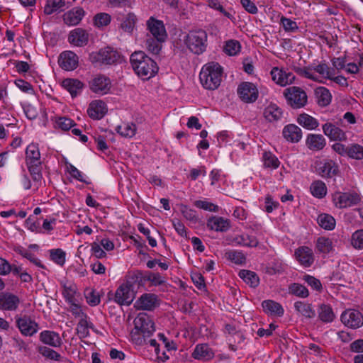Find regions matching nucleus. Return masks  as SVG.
<instances>
[{"instance_id": "5fc2aeb1", "label": "nucleus", "mask_w": 363, "mask_h": 363, "mask_svg": "<svg viewBox=\"0 0 363 363\" xmlns=\"http://www.w3.org/2000/svg\"><path fill=\"white\" fill-rule=\"evenodd\" d=\"M165 41L158 40L152 37L146 40V48L151 53L158 55L162 50V44Z\"/></svg>"}, {"instance_id": "a211bd4d", "label": "nucleus", "mask_w": 363, "mask_h": 363, "mask_svg": "<svg viewBox=\"0 0 363 363\" xmlns=\"http://www.w3.org/2000/svg\"><path fill=\"white\" fill-rule=\"evenodd\" d=\"M270 74L272 81L277 85L286 86L291 84L295 80V76L282 68L274 67L271 69Z\"/></svg>"}, {"instance_id": "69168bd1", "label": "nucleus", "mask_w": 363, "mask_h": 363, "mask_svg": "<svg viewBox=\"0 0 363 363\" xmlns=\"http://www.w3.org/2000/svg\"><path fill=\"white\" fill-rule=\"evenodd\" d=\"M57 223L55 218H46L43 220L41 229V234H51Z\"/></svg>"}, {"instance_id": "9b49d317", "label": "nucleus", "mask_w": 363, "mask_h": 363, "mask_svg": "<svg viewBox=\"0 0 363 363\" xmlns=\"http://www.w3.org/2000/svg\"><path fill=\"white\" fill-rule=\"evenodd\" d=\"M237 93L239 98L245 103H253L259 96L257 85L249 82L240 83L238 86Z\"/></svg>"}, {"instance_id": "774afa93", "label": "nucleus", "mask_w": 363, "mask_h": 363, "mask_svg": "<svg viewBox=\"0 0 363 363\" xmlns=\"http://www.w3.org/2000/svg\"><path fill=\"white\" fill-rule=\"evenodd\" d=\"M40 353L45 358L50 359L51 360L60 361L61 359V355L57 352L55 351L52 349L48 347H43L40 350Z\"/></svg>"}, {"instance_id": "37998d69", "label": "nucleus", "mask_w": 363, "mask_h": 363, "mask_svg": "<svg viewBox=\"0 0 363 363\" xmlns=\"http://www.w3.org/2000/svg\"><path fill=\"white\" fill-rule=\"evenodd\" d=\"M117 132L123 137L133 138L136 133V125L133 123H123L116 128Z\"/></svg>"}, {"instance_id": "c03bdc74", "label": "nucleus", "mask_w": 363, "mask_h": 363, "mask_svg": "<svg viewBox=\"0 0 363 363\" xmlns=\"http://www.w3.org/2000/svg\"><path fill=\"white\" fill-rule=\"evenodd\" d=\"M318 317L324 323H331L335 318L332 308L328 305H322L318 310Z\"/></svg>"}, {"instance_id": "09e8293b", "label": "nucleus", "mask_w": 363, "mask_h": 363, "mask_svg": "<svg viewBox=\"0 0 363 363\" xmlns=\"http://www.w3.org/2000/svg\"><path fill=\"white\" fill-rule=\"evenodd\" d=\"M62 285V295L67 302H72L74 300V296L77 291V286L71 282H64Z\"/></svg>"}, {"instance_id": "603ef678", "label": "nucleus", "mask_w": 363, "mask_h": 363, "mask_svg": "<svg viewBox=\"0 0 363 363\" xmlns=\"http://www.w3.org/2000/svg\"><path fill=\"white\" fill-rule=\"evenodd\" d=\"M91 323L86 316L81 318L77 326V334L80 337H86L89 335V328H91Z\"/></svg>"}, {"instance_id": "e433bc0d", "label": "nucleus", "mask_w": 363, "mask_h": 363, "mask_svg": "<svg viewBox=\"0 0 363 363\" xmlns=\"http://www.w3.org/2000/svg\"><path fill=\"white\" fill-rule=\"evenodd\" d=\"M316 249L320 253L324 255L333 253L335 251L333 240L325 237H320L317 239Z\"/></svg>"}, {"instance_id": "72a5a7b5", "label": "nucleus", "mask_w": 363, "mask_h": 363, "mask_svg": "<svg viewBox=\"0 0 363 363\" xmlns=\"http://www.w3.org/2000/svg\"><path fill=\"white\" fill-rule=\"evenodd\" d=\"M315 96L320 106L324 107L330 104L332 95L330 91L324 86H318L315 89Z\"/></svg>"}, {"instance_id": "4be33fe9", "label": "nucleus", "mask_w": 363, "mask_h": 363, "mask_svg": "<svg viewBox=\"0 0 363 363\" xmlns=\"http://www.w3.org/2000/svg\"><path fill=\"white\" fill-rule=\"evenodd\" d=\"M323 132L332 141H345L347 135L340 128L331 122H327L322 126Z\"/></svg>"}, {"instance_id": "4c0bfd02", "label": "nucleus", "mask_w": 363, "mask_h": 363, "mask_svg": "<svg viewBox=\"0 0 363 363\" xmlns=\"http://www.w3.org/2000/svg\"><path fill=\"white\" fill-rule=\"evenodd\" d=\"M262 161L264 168L272 170L277 169L280 165V161L277 157L271 152H264Z\"/></svg>"}, {"instance_id": "cd10ccee", "label": "nucleus", "mask_w": 363, "mask_h": 363, "mask_svg": "<svg viewBox=\"0 0 363 363\" xmlns=\"http://www.w3.org/2000/svg\"><path fill=\"white\" fill-rule=\"evenodd\" d=\"M317 169L322 177H333L338 173V167L333 160L320 162Z\"/></svg>"}, {"instance_id": "58836bf2", "label": "nucleus", "mask_w": 363, "mask_h": 363, "mask_svg": "<svg viewBox=\"0 0 363 363\" xmlns=\"http://www.w3.org/2000/svg\"><path fill=\"white\" fill-rule=\"evenodd\" d=\"M55 128L62 130H68L74 125V122L71 118L65 116H55L51 118Z\"/></svg>"}, {"instance_id": "79ce46f5", "label": "nucleus", "mask_w": 363, "mask_h": 363, "mask_svg": "<svg viewBox=\"0 0 363 363\" xmlns=\"http://www.w3.org/2000/svg\"><path fill=\"white\" fill-rule=\"evenodd\" d=\"M310 191L311 194L318 199H322L327 194L326 185L320 180L313 182L311 184Z\"/></svg>"}, {"instance_id": "bf43d9fd", "label": "nucleus", "mask_w": 363, "mask_h": 363, "mask_svg": "<svg viewBox=\"0 0 363 363\" xmlns=\"http://www.w3.org/2000/svg\"><path fill=\"white\" fill-rule=\"evenodd\" d=\"M111 17L106 13H99L94 16V26L101 28L108 25L111 22Z\"/></svg>"}, {"instance_id": "052dcab7", "label": "nucleus", "mask_w": 363, "mask_h": 363, "mask_svg": "<svg viewBox=\"0 0 363 363\" xmlns=\"http://www.w3.org/2000/svg\"><path fill=\"white\" fill-rule=\"evenodd\" d=\"M26 227L28 230L35 233L41 234L43 230L40 222L35 219L33 216H30L27 218L26 220Z\"/></svg>"}, {"instance_id": "ea45409f", "label": "nucleus", "mask_w": 363, "mask_h": 363, "mask_svg": "<svg viewBox=\"0 0 363 363\" xmlns=\"http://www.w3.org/2000/svg\"><path fill=\"white\" fill-rule=\"evenodd\" d=\"M239 277L251 287H256L259 284V279L257 274L250 270H241Z\"/></svg>"}, {"instance_id": "20e7f679", "label": "nucleus", "mask_w": 363, "mask_h": 363, "mask_svg": "<svg viewBox=\"0 0 363 363\" xmlns=\"http://www.w3.org/2000/svg\"><path fill=\"white\" fill-rule=\"evenodd\" d=\"M294 70L300 76L319 83H324L333 75V69L323 62L313 63L304 67H294Z\"/></svg>"}, {"instance_id": "f8f14e48", "label": "nucleus", "mask_w": 363, "mask_h": 363, "mask_svg": "<svg viewBox=\"0 0 363 363\" xmlns=\"http://www.w3.org/2000/svg\"><path fill=\"white\" fill-rule=\"evenodd\" d=\"M90 90L99 96L110 93L112 83L111 79L104 75L94 77L89 83Z\"/></svg>"}, {"instance_id": "0e129e2a", "label": "nucleus", "mask_w": 363, "mask_h": 363, "mask_svg": "<svg viewBox=\"0 0 363 363\" xmlns=\"http://www.w3.org/2000/svg\"><path fill=\"white\" fill-rule=\"evenodd\" d=\"M86 302L91 306H97L100 303V297L95 291L86 289L85 291Z\"/></svg>"}, {"instance_id": "412c9836", "label": "nucleus", "mask_w": 363, "mask_h": 363, "mask_svg": "<svg viewBox=\"0 0 363 363\" xmlns=\"http://www.w3.org/2000/svg\"><path fill=\"white\" fill-rule=\"evenodd\" d=\"M16 323L21 334L25 336H32L38 330V323L27 315L17 318Z\"/></svg>"}, {"instance_id": "b1692460", "label": "nucleus", "mask_w": 363, "mask_h": 363, "mask_svg": "<svg viewBox=\"0 0 363 363\" xmlns=\"http://www.w3.org/2000/svg\"><path fill=\"white\" fill-rule=\"evenodd\" d=\"M68 41L77 47L85 46L89 42V33L81 28H75L69 32Z\"/></svg>"}, {"instance_id": "aec40b11", "label": "nucleus", "mask_w": 363, "mask_h": 363, "mask_svg": "<svg viewBox=\"0 0 363 363\" xmlns=\"http://www.w3.org/2000/svg\"><path fill=\"white\" fill-rule=\"evenodd\" d=\"M58 63L62 69L72 71L79 65V57L74 52L66 50L60 55Z\"/></svg>"}, {"instance_id": "423d86ee", "label": "nucleus", "mask_w": 363, "mask_h": 363, "mask_svg": "<svg viewBox=\"0 0 363 363\" xmlns=\"http://www.w3.org/2000/svg\"><path fill=\"white\" fill-rule=\"evenodd\" d=\"M184 43L194 54H202L207 47V33L203 30L189 31L184 38Z\"/></svg>"}, {"instance_id": "6e6552de", "label": "nucleus", "mask_w": 363, "mask_h": 363, "mask_svg": "<svg viewBox=\"0 0 363 363\" xmlns=\"http://www.w3.org/2000/svg\"><path fill=\"white\" fill-rule=\"evenodd\" d=\"M287 103L294 108H300L307 104L306 93L300 87L291 86L284 90Z\"/></svg>"}, {"instance_id": "4d7b16f0", "label": "nucleus", "mask_w": 363, "mask_h": 363, "mask_svg": "<svg viewBox=\"0 0 363 363\" xmlns=\"http://www.w3.org/2000/svg\"><path fill=\"white\" fill-rule=\"evenodd\" d=\"M347 156L355 160H362L363 146L359 144H351L347 150Z\"/></svg>"}, {"instance_id": "c85d7f7f", "label": "nucleus", "mask_w": 363, "mask_h": 363, "mask_svg": "<svg viewBox=\"0 0 363 363\" xmlns=\"http://www.w3.org/2000/svg\"><path fill=\"white\" fill-rule=\"evenodd\" d=\"M40 340L45 345L53 347H60L62 340L59 334L51 330H43L40 333Z\"/></svg>"}, {"instance_id": "7c9ffc66", "label": "nucleus", "mask_w": 363, "mask_h": 363, "mask_svg": "<svg viewBox=\"0 0 363 363\" xmlns=\"http://www.w3.org/2000/svg\"><path fill=\"white\" fill-rule=\"evenodd\" d=\"M307 147L313 151L322 150L326 144L325 138L320 134H309L306 140Z\"/></svg>"}, {"instance_id": "c9c22d12", "label": "nucleus", "mask_w": 363, "mask_h": 363, "mask_svg": "<svg viewBox=\"0 0 363 363\" xmlns=\"http://www.w3.org/2000/svg\"><path fill=\"white\" fill-rule=\"evenodd\" d=\"M263 115L269 122H275L281 119L282 111L276 104H272L264 108Z\"/></svg>"}, {"instance_id": "8fccbe9b", "label": "nucleus", "mask_w": 363, "mask_h": 363, "mask_svg": "<svg viewBox=\"0 0 363 363\" xmlns=\"http://www.w3.org/2000/svg\"><path fill=\"white\" fill-rule=\"evenodd\" d=\"M137 22V17L134 13H128L121 23V28L123 31L131 33Z\"/></svg>"}, {"instance_id": "a19ab883", "label": "nucleus", "mask_w": 363, "mask_h": 363, "mask_svg": "<svg viewBox=\"0 0 363 363\" xmlns=\"http://www.w3.org/2000/svg\"><path fill=\"white\" fill-rule=\"evenodd\" d=\"M234 241L236 244L244 247H255L258 245L256 237L248 234L238 235L234 238Z\"/></svg>"}, {"instance_id": "f704fd0d", "label": "nucleus", "mask_w": 363, "mask_h": 363, "mask_svg": "<svg viewBox=\"0 0 363 363\" xmlns=\"http://www.w3.org/2000/svg\"><path fill=\"white\" fill-rule=\"evenodd\" d=\"M294 306L296 311L306 318H312L315 315L314 309L308 303L299 301L295 302Z\"/></svg>"}, {"instance_id": "2f4dec72", "label": "nucleus", "mask_w": 363, "mask_h": 363, "mask_svg": "<svg viewBox=\"0 0 363 363\" xmlns=\"http://www.w3.org/2000/svg\"><path fill=\"white\" fill-rule=\"evenodd\" d=\"M296 121L301 126L308 130H315L319 126L318 121L306 113H300Z\"/></svg>"}, {"instance_id": "338daca9", "label": "nucleus", "mask_w": 363, "mask_h": 363, "mask_svg": "<svg viewBox=\"0 0 363 363\" xmlns=\"http://www.w3.org/2000/svg\"><path fill=\"white\" fill-rule=\"evenodd\" d=\"M352 245L357 249H363V230H357L352 234Z\"/></svg>"}, {"instance_id": "a878e982", "label": "nucleus", "mask_w": 363, "mask_h": 363, "mask_svg": "<svg viewBox=\"0 0 363 363\" xmlns=\"http://www.w3.org/2000/svg\"><path fill=\"white\" fill-rule=\"evenodd\" d=\"M295 256L298 262L305 267H311L314 262L313 250L308 247H298L295 252Z\"/></svg>"}, {"instance_id": "5701e85b", "label": "nucleus", "mask_w": 363, "mask_h": 363, "mask_svg": "<svg viewBox=\"0 0 363 363\" xmlns=\"http://www.w3.org/2000/svg\"><path fill=\"white\" fill-rule=\"evenodd\" d=\"M62 87L69 93L72 98L80 95L84 88V84L78 79L66 78L60 82Z\"/></svg>"}, {"instance_id": "864d4df0", "label": "nucleus", "mask_w": 363, "mask_h": 363, "mask_svg": "<svg viewBox=\"0 0 363 363\" xmlns=\"http://www.w3.org/2000/svg\"><path fill=\"white\" fill-rule=\"evenodd\" d=\"M289 292L301 298H306L309 295L308 290L304 286L298 283L291 284L289 287Z\"/></svg>"}, {"instance_id": "dca6fc26", "label": "nucleus", "mask_w": 363, "mask_h": 363, "mask_svg": "<svg viewBox=\"0 0 363 363\" xmlns=\"http://www.w3.org/2000/svg\"><path fill=\"white\" fill-rule=\"evenodd\" d=\"M160 305V300L154 294H143L135 302L137 310L152 311Z\"/></svg>"}, {"instance_id": "0eeeda50", "label": "nucleus", "mask_w": 363, "mask_h": 363, "mask_svg": "<svg viewBox=\"0 0 363 363\" xmlns=\"http://www.w3.org/2000/svg\"><path fill=\"white\" fill-rule=\"evenodd\" d=\"M120 54L113 48L106 47L97 52H93L89 55L92 63L100 65H111L120 60Z\"/></svg>"}, {"instance_id": "e2e57ef3", "label": "nucleus", "mask_w": 363, "mask_h": 363, "mask_svg": "<svg viewBox=\"0 0 363 363\" xmlns=\"http://www.w3.org/2000/svg\"><path fill=\"white\" fill-rule=\"evenodd\" d=\"M66 169L74 179L86 183L84 174L72 164H66Z\"/></svg>"}, {"instance_id": "f257e3e1", "label": "nucleus", "mask_w": 363, "mask_h": 363, "mask_svg": "<svg viewBox=\"0 0 363 363\" xmlns=\"http://www.w3.org/2000/svg\"><path fill=\"white\" fill-rule=\"evenodd\" d=\"M134 328L130 332L132 341L138 345L146 344L155 332V323L151 317L145 313H140L133 320Z\"/></svg>"}, {"instance_id": "f03ea898", "label": "nucleus", "mask_w": 363, "mask_h": 363, "mask_svg": "<svg viewBox=\"0 0 363 363\" xmlns=\"http://www.w3.org/2000/svg\"><path fill=\"white\" fill-rule=\"evenodd\" d=\"M130 60L136 74L144 80L153 77L158 72L157 63L144 52H133Z\"/></svg>"}, {"instance_id": "49530a36", "label": "nucleus", "mask_w": 363, "mask_h": 363, "mask_svg": "<svg viewBox=\"0 0 363 363\" xmlns=\"http://www.w3.org/2000/svg\"><path fill=\"white\" fill-rule=\"evenodd\" d=\"M50 259L56 264L62 267L66 262V252L60 249H52L49 250Z\"/></svg>"}, {"instance_id": "4468645a", "label": "nucleus", "mask_w": 363, "mask_h": 363, "mask_svg": "<svg viewBox=\"0 0 363 363\" xmlns=\"http://www.w3.org/2000/svg\"><path fill=\"white\" fill-rule=\"evenodd\" d=\"M108 112V106L102 99H94L89 102L86 113L92 120H101Z\"/></svg>"}, {"instance_id": "2eb2a0df", "label": "nucleus", "mask_w": 363, "mask_h": 363, "mask_svg": "<svg viewBox=\"0 0 363 363\" xmlns=\"http://www.w3.org/2000/svg\"><path fill=\"white\" fill-rule=\"evenodd\" d=\"M191 357L199 362H208L215 357V350L207 343H199L194 347Z\"/></svg>"}, {"instance_id": "6ab92c4d", "label": "nucleus", "mask_w": 363, "mask_h": 363, "mask_svg": "<svg viewBox=\"0 0 363 363\" xmlns=\"http://www.w3.org/2000/svg\"><path fill=\"white\" fill-rule=\"evenodd\" d=\"M206 227L214 232H227L231 227L230 220L219 216H211L206 220Z\"/></svg>"}, {"instance_id": "6e6d98bb", "label": "nucleus", "mask_w": 363, "mask_h": 363, "mask_svg": "<svg viewBox=\"0 0 363 363\" xmlns=\"http://www.w3.org/2000/svg\"><path fill=\"white\" fill-rule=\"evenodd\" d=\"M194 205L198 208L203 209L209 212L216 213L218 212L219 211V207L216 204H214L213 203H211L206 199L197 200L194 201Z\"/></svg>"}, {"instance_id": "13d9d810", "label": "nucleus", "mask_w": 363, "mask_h": 363, "mask_svg": "<svg viewBox=\"0 0 363 363\" xmlns=\"http://www.w3.org/2000/svg\"><path fill=\"white\" fill-rule=\"evenodd\" d=\"M145 280L150 282L152 286H157L165 283V278L159 273L147 272L145 276Z\"/></svg>"}, {"instance_id": "ddd939ff", "label": "nucleus", "mask_w": 363, "mask_h": 363, "mask_svg": "<svg viewBox=\"0 0 363 363\" xmlns=\"http://www.w3.org/2000/svg\"><path fill=\"white\" fill-rule=\"evenodd\" d=\"M147 30L151 35L158 40H166L167 33L162 21L150 17L146 21Z\"/></svg>"}, {"instance_id": "39448f33", "label": "nucleus", "mask_w": 363, "mask_h": 363, "mask_svg": "<svg viewBox=\"0 0 363 363\" xmlns=\"http://www.w3.org/2000/svg\"><path fill=\"white\" fill-rule=\"evenodd\" d=\"M26 164L33 181L36 183H40L43 178L41 173L42 161L38 144L32 143L27 146Z\"/></svg>"}, {"instance_id": "f3484780", "label": "nucleus", "mask_w": 363, "mask_h": 363, "mask_svg": "<svg viewBox=\"0 0 363 363\" xmlns=\"http://www.w3.org/2000/svg\"><path fill=\"white\" fill-rule=\"evenodd\" d=\"M341 321L347 327L356 329L363 325V315L356 310H347L341 315Z\"/></svg>"}, {"instance_id": "3c124183", "label": "nucleus", "mask_w": 363, "mask_h": 363, "mask_svg": "<svg viewBox=\"0 0 363 363\" xmlns=\"http://www.w3.org/2000/svg\"><path fill=\"white\" fill-rule=\"evenodd\" d=\"M64 5L65 2L63 0H47L44 7V12L47 15H50L59 11Z\"/></svg>"}, {"instance_id": "a18cd8bd", "label": "nucleus", "mask_w": 363, "mask_h": 363, "mask_svg": "<svg viewBox=\"0 0 363 363\" xmlns=\"http://www.w3.org/2000/svg\"><path fill=\"white\" fill-rule=\"evenodd\" d=\"M317 221L319 225L325 230H331L335 227V220L329 214L323 213L319 215Z\"/></svg>"}, {"instance_id": "473e14b6", "label": "nucleus", "mask_w": 363, "mask_h": 363, "mask_svg": "<svg viewBox=\"0 0 363 363\" xmlns=\"http://www.w3.org/2000/svg\"><path fill=\"white\" fill-rule=\"evenodd\" d=\"M262 306L264 311L270 315L281 317L284 315V308L280 303L274 301H264L262 303Z\"/></svg>"}, {"instance_id": "1a4fd4ad", "label": "nucleus", "mask_w": 363, "mask_h": 363, "mask_svg": "<svg viewBox=\"0 0 363 363\" xmlns=\"http://www.w3.org/2000/svg\"><path fill=\"white\" fill-rule=\"evenodd\" d=\"M360 200V196L356 192L336 191L332 196L333 203L338 208H345L357 205Z\"/></svg>"}, {"instance_id": "393cba45", "label": "nucleus", "mask_w": 363, "mask_h": 363, "mask_svg": "<svg viewBox=\"0 0 363 363\" xmlns=\"http://www.w3.org/2000/svg\"><path fill=\"white\" fill-rule=\"evenodd\" d=\"M20 303L19 298L11 293H0V309L4 311H16Z\"/></svg>"}, {"instance_id": "9d476101", "label": "nucleus", "mask_w": 363, "mask_h": 363, "mask_svg": "<svg viewBox=\"0 0 363 363\" xmlns=\"http://www.w3.org/2000/svg\"><path fill=\"white\" fill-rule=\"evenodd\" d=\"M135 298L133 284L130 281L122 283L115 292V301L123 306H129Z\"/></svg>"}, {"instance_id": "680f3d73", "label": "nucleus", "mask_w": 363, "mask_h": 363, "mask_svg": "<svg viewBox=\"0 0 363 363\" xmlns=\"http://www.w3.org/2000/svg\"><path fill=\"white\" fill-rule=\"evenodd\" d=\"M280 23L286 32H295L298 29L296 22L291 18L281 16L280 18Z\"/></svg>"}, {"instance_id": "c756f323", "label": "nucleus", "mask_w": 363, "mask_h": 363, "mask_svg": "<svg viewBox=\"0 0 363 363\" xmlns=\"http://www.w3.org/2000/svg\"><path fill=\"white\" fill-rule=\"evenodd\" d=\"M84 16V11L81 8H75L67 12L63 16L64 22L69 26H76L79 23Z\"/></svg>"}, {"instance_id": "bb28decb", "label": "nucleus", "mask_w": 363, "mask_h": 363, "mask_svg": "<svg viewBox=\"0 0 363 363\" xmlns=\"http://www.w3.org/2000/svg\"><path fill=\"white\" fill-rule=\"evenodd\" d=\"M282 135L288 142L296 143L302 138V130L294 124H289L284 127Z\"/></svg>"}, {"instance_id": "7ed1b4c3", "label": "nucleus", "mask_w": 363, "mask_h": 363, "mask_svg": "<svg viewBox=\"0 0 363 363\" xmlns=\"http://www.w3.org/2000/svg\"><path fill=\"white\" fill-rule=\"evenodd\" d=\"M223 73V69L218 62L206 63L202 67L199 74L201 85L206 89H216L220 84Z\"/></svg>"}, {"instance_id": "de8ad7c7", "label": "nucleus", "mask_w": 363, "mask_h": 363, "mask_svg": "<svg viewBox=\"0 0 363 363\" xmlns=\"http://www.w3.org/2000/svg\"><path fill=\"white\" fill-rule=\"evenodd\" d=\"M241 45L236 40H229L225 43L223 47L224 52L229 56H235L240 53Z\"/></svg>"}]
</instances>
